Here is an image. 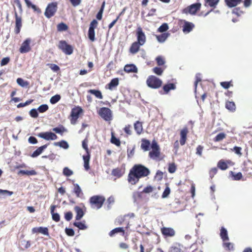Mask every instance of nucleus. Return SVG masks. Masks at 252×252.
<instances>
[{
	"mask_svg": "<svg viewBox=\"0 0 252 252\" xmlns=\"http://www.w3.org/2000/svg\"><path fill=\"white\" fill-rule=\"evenodd\" d=\"M131 169L140 178L146 177L150 173V170L141 164L135 165Z\"/></svg>",
	"mask_w": 252,
	"mask_h": 252,
	"instance_id": "obj_1",
	"label": "nucleus"
},
{
	"mask_svg": "<svg viewBox=\"0 0 252 252\" xmlns=\"http://www.w3.org/2000/svg\"><path fill=\"white\" fill-rule=\"evenodd\" d=\"M147 84L148 87L153 89H158L159 88L162 84L161 80L155 76H150L147 81Z\"/></svg>",
	"mask_w": 252,
	"mask_h": 252,
	"instance_id": "obj_2",
	"label": "nucleus"
},
{
	"mask_svg": "<svg viewBox=\"0 0 252 252\" xmlns=\"http://www.w3.org/2000/svg\"><path fill=\"white\" fill-rule=\"evenodd\" d=\"M57 10V3L56 2H52L47 5L44 12V15L47 18H50L54 16Z\"/></svg>",
	"mask_w": 252,
	"mask_h": 252,
	"instance_id": "obj_3",
	"label": "nucleus"
},
{
	"mask_svg": "<svg viewBox=\"0 0 252 252\" xmlns=\"http://www.w3.org/2000/svg\"><path fill=\"white\" fill-rule=\"evenodd\" d=\"M98 113L102 118L106 121L112 119V112L108 108L102 107L100 108Z\"/></svg>",
	"mask_w": 252,
	"mask_h": 252,
	"instance_id": "obj_4",
	"label": "nucleus"
},
{
	"mask_svg": "<svg viewBox=\"0 0 252 252\" xmlns=\"http://www.w3.org/2000/svg\"><path fill=\"white\" fill-rule=\"evenodd\" d=\"M201 4L200 3H194L184 8L183 10V13L194 15L199 10Z\"/></svg>",
	"mask_w": 252,
	"mask_h": 252,
	"instance_id": "obj_5",
	"label": "nucleus"
},
{
	"mask_svg": "<svg viewBox=\"0 0 252 252\" xmlns=\"http://www.w3.org/2000/svg\"><path fill=\"white\" fill-rule=\"evenodd\" d=\"M90 200V203L92 205H95L96 208L98 209L102 207L105 201V198L102 196L95 195L91 197Z\"/></svg>",
	"mask_w": 252,
	"mask_h": 252,
	"instance_id": "obj_6",
	"label": "nucleus"
},
{
	"mask_svg": "<svg viewBox=\"0 0 252 252\" xmlns=\"http://www.w3.org/2000/svg\"><path fill=\"white\" fill-rule=\"evenodd\" d=\"M59 48L66 55H71L73 52L72 46L68 44L65 41L61 40L59 42Z\"/></svg>",
	"mask_w": 252,
	"mask_h": 252,
	"instance_id": "obj_7",
	"label": "nucleus"
},
{
	"mask_svg": "<svg viewBox=\"0 0 252 252\" xmlns=\"http://www.w3.org/2000/svg\"><path fill=\"white\" fill-rule=\"evenodd\" d=\"M38 137L41 138L45 140H55L58 138L54 133L51 131H46L39 133L37 135Z\"/></svg>",
	"mask_w": 252,
	"mask_h": 252,
	"instance_id": "obj_8",
	"label": "nucleus"
},
{
	"mask_svg": "<svg viewBox=\"0 0 252 252\" xmlns=\"http://www.w3.org/2000/svg\"><path fill=\"white\" fill-rule=\"evenodd\" d=\"M137 40L138 43L140 45H143L146 42V35L143 32L141 27L139 26L137 29L136 31Z\"/></svg>",
	"mask_w": 252,
	"mask_h": 252,
	"instance_id": "obj_9",
	"label": "nucleus"
},
{
	"mask_svg": "<svg viewBox=\"0 0 252 252\" xmlns=\"http://www.w3.org/2000/svg\"><path fill=\"white\" fill-rule=\"evenodd\" d=\"M31 40L30 38H27L22 43L19 49V51L21 53H26L31 50Z\"/></svg>",
	"mask_w": 252,
	"mask_h": 252,
	"instance_id": "obj_10",
	"label": "nucleus"
},
{
	"mask_svg": "<svg viewBox=\"0 0 252 252\" xmlns=\"http://www.w3.org/2000/svg\"><path fill=\"white\" fill-rule=\"evenodd\" d=\"M139 179L140 178L135 173L132 172V170L131 169L128 177L129 183L132 185H134L139 181Z\"/></svg>",
	"mask_w": 252,
	"mask_h": 252,
	"instance_id": "obj_11",
	"label": "nucleus"
},
{
	"mask_svg": "<svg viewBox=\"0 0 252 252\" xmlns=\"http://www.w3.org/2000/svg\"><path fill=\"white\" fill-rule=\"evenodd\" d=\"M194 27V25L190 22L185 21L183 27V31L185 33L190 32Z\"/></svg>",
	"mask_w": 252,
	"mask_h": 252,
	"instance_id": "obj_12",
	"label": "nucleus"
},
{
	"mask_svg": "<svg viewBox=\"0 0 252 252\" xmlns=\"http://www.w3.org/2000/svg\"><path fill=\"white\" fill-rule=\"evenodd\" d=\"M124 70L127 73H137V67L134 64H127L124 67Z\"/></svg>",
	"mask_w": 252,
	"mask_h": 252,
	"instance_id": "obj_13",
	"label": "nucleus"
},
{
	"mask_svg": "<svg viewBox=\"0 0 252 252\" xmlns=\"http://www.w3.org/2000/svg\"><path fill=\"white\" fill-rule=\"evenodd\" d=\"M188 132V128L187 127H185L182 129L180 132V136L181 139L180 140V142L181 145H185L186 139H187V135Z\"/></svg>",
	"mask_w": 252,
	"mask_h": 252,
	"instance_id": "obj_14",
	"label": "nucleus"
},
{
	"mask_svg": "<svg viewBox=\"0 0 252 252\" xmlns=\"http://www.w3.org/2000/svg\"><path fill=\"white\" fill-rule=\"evenodd\" d=\"M48 145L45 144L41 147H38L35 151H34L33 153L31 155V157L32 158H36L39 156L43 151L47 148Z\"/></svg>",
	"mask_w": 252,
	"mask_h": 252,
	"instance_id": "obj_15",
	"label": "nucleus"
},
{
	"mask_svg": "<svg viewBox=\"0 0 252 252\" xmlns=\"http://www.w3.org/2000/svg\"><path fill=\"white\" fill-rule=\"evenodd\" d=\"M162 233L166 236L172 237L175 235V231L173 228L163 227L161 229Z\"/></svg>",
	"mask_w": 252,
	"mask_h": 252,
	"instance_id": "obj_16",
	"label": "nucleus"
},
{
	"mask_svg": "<svg viewBox=\"0 0 252 252\" xmlns=\"http://www.w3.org/2000/svg\"><path fill=\"white\" fill-rule=\"evenodd\" d=\"M15 16L16 19V33H18L20 31L22 27V20L20 17L18 16L16 12H15Z\"/></svg>",
	"mask_w": 252,
	"mask_h": 252,
	"instance_id": "obj_17",
	"label": "nucleus"
},
{
	"mask_svg": "<svg viewBox=\"0 0 252 252\" xmlns=\"http://www.w3.org/2000/svg\"><path fill=\"white\" fill-rule=\"evenodd\" d=\"M74 210L76 213L75 219L76 220H80L84 215V213L83 210L79 206H75Z\"/></svg>",
	"mask_w": 252,
	"mask_h": 252,
	"instance_id": "obj_18",
	"label": "nucleus"
},
{
	"mask_svg": "<svg viewBox=\"0 0 252 252\" xmlns=\"http://www.w3.org/2000/svg\"><path fill=\"white\" fill-rule=\"evenodd\" d=\"M141 46L142 45H140L136 41L133 42L129 49L130 52L132 54H136L139 51Z\"/></svg>",
	"mask_w": 252,
	"mask_h": 252,
	"instance_id": "obj_19",
	"label": "nucleus"
},
{
	"mask_svg": "<svg viewBox=\"0 0 252 252\" xmlns=\"http://www.w3.org/2000/svg\"><path fill=\"white\" fill-rule=\"evenodd\" d=\"M150 142L149 140L143 139L141 140V148L144 151H148L150 149Z\"/></svg>",
	"mask_w": 252,
	"mask_h": 252,
	"instance_id": "obj_20",
	"label": "nucleus"
},
{
	"mask_svg": "<svg viewBox=\"0 0 252 252\" xmlns=\"http://www.w3.org/2000/svg\"><path fill=\"white\" fill-rule=\"evenodd\" d=\"M169 35V33L167 32H164L160 35H157L156 38L159 43H163L165 41Z\"/></svg>",
	"mask_w": 252,
	"mask_h": 252,
	"instance_id": "obj_21",
	"label": "nucleus"
},
{
	"mask_svg": "<svg viewBox=\"0 0 252 252\" xmlns=\"http://www.w3.org/2000/svg\"><path fill=\"white\" fill-rule=\"evenodd\" d=\"M54 145L55 146H59L64 149H67L69 148V145L68 143L65 140H61L60 142H54Z\"/></svg>",
	"mask_w": 252,
	"mask_h": 252,
	"instance_id": "obj_22",
	"label": "nucleus"
},
{
	"mask_svg": "<svg viewBox=\"0 0 252 252\" xmlns=\"http://www.w3.org/2000/svg\"><path fill=\"white\" fill-rule=\"evenodd\" d=\"M241 1L242 0H225L226 5L229 7H233L237 6Z\"/></svg>",
	"mask_w": 252,
	"mask_h": 252,
	"instance_id": "obj_23",
	"label": "nucleus"
},
{
	"mask_svg": "<svg viewBox=\"0 0 252 252\" xmlns=\"http://www.w3.org/2000/svg\"><path fill=\"white\" fill-rule=\"evenodd\" d=\"M134 127L135 130L138 135L142 133L143 130L142 123L139 121H136L134 124Z\"/></svg>",
	"mask_w": 252,
	"mask_h": 252,
	"instance_id": "obj_24",
	"label": "nucleus"
},
{
	"mask_svg": "<svg viewBox=\"0 0 252 252\" xmlns=\"http://www.w3.org/2000/svg\"><path fill=\"white\" fill-rule=\"evenodd\" d=\"M220 236L223 241L228 240L227 231L223 227H221L220 229Z\"/></svg>",
	"mask_w": 252,
	"mask_h": 252,
	"instance_id": "obj_25",
	"label": "nucleus"
},
{
	"mask_svg": "<svg viewBox=\"0 0 252 252\" xmlns=\"http://www.w3.org/2000/svg\"><path fill=\"white\" fill-rule=\"evenodd\" d=\"M124 229L123 227H117L111 231L109 233V235L110 237H113L116 234L119 233H123L124 234Z\"/></svg>",
	"mask_w": 252,
	"mask_h": 252,
	"instance_id": "obj_26",
	"label": "nucleus"
},
{
	"mask_svg": "<svg viewBox=\"0 0 252 252\" xmlns=\"http://www.w3.org/2000/svg\"><path fill=\"white\" fill-rule=\"evenodd\" d=\"M94 29V28L91 26H90L88 31V37L92 41H94L95 39Z\"/></svg>",
	"mask_w": 252,
	"mask_h": 252,
	"instance_id": "obj_27",
	"label": "nucleus"
},
{
	"mask_svg": "<svg viewBox=\"0 0 252 252\" xmlns=\"http://www.w3.org/2000/svg\"><path fill=\"white\" fill-rule=\"evenodd\" d=\"M83 158L84 160V166L86 170L88 171L90 169L89 161L90 158V156L88 154L87 156H83Z\"/></svg>",
	"mask_w": 252,
	"mask_h": 252,
	"instance_id": "obj_28",
	"label": "nucleus"
},
{
	"mask_svg": "<svg viewBox=\"0 0 252 252\" xmlns=\"http://www.w3.org/2000/svg\"><path fill=\"white\" fill-rule=\"evenodd\" d=\"M82 110L80 108H73L71 112V117L79 118V116L82 112Z\"/></svg>",
	"mask_w": 252,
	"mask_h": 252,
	"instance_id": "obj_29",
	"label": "nucleus"
},
{
	"mask_svg": "<svg viewBox=\"0 0 252 252\" xmlns=\"http://www.w3.org/2000/svg\"><path fill=\"white\" fill-rule=\"evenodd\" d=\"M176 86L173 83H169L164 85L163 89L164 91L167 94L171 90H175Z\"/></svg>",
	"mask_w": 252,
	"mask_h": 252,
	"instance_id": "obj_30",
	"label": "nucleus"
},
{
	"mask_svg": "<svg viewBox=\"0 0 252 252\" xmlns=\"http://www.w3.org/2000/svg\"><path fill=\"white\" fill-rule=\"evenodd\" d=\"M159 150H152L149 152V157L151 158L155 159L159 156Z\"/></svg>",
	"mask_w": 252,
	"mask_h": 252,
	"instance_id": "obj_31",
	"label": "nucleus"
},
{
	"mask_svg": "<svg viewBox=\"0 0 252 252\" xmlns=\"http://www.w3.org/2000/svg\"><path fill=\"white\" fill-rule=\"evenodd\" d=\"M225 107L230 111L233 112L236 109L235 103L233 101H227L225 103Z\"/></svg>",
	"mask_w": 252,
	"mask_h": 252,
	"instance_id": "obj_32",
	"label": "nucleus"
},
{
	"mask_svg": "<svg viewBox=\"0 0 252 252\" xmlns=\"http://www.w3.org/2000/svg\"><path fill=\"white\" fill-rule=\"evenodd\" d=\"M18 174L31 176V175H35L36 174V172L34 170H21L19 171Z\"/></svg>",
	"mask_w": 252,
	"mask_h": 252,
	"instance_id": "obj_33",
	"label": "nucleus"
},
{
	"mask_svg": "<svg viewBox=\"0 0 252 252\" xmlns=\"http://www.w3.org/2000/svg\"><path fill=\"white\" fill-rule=\"evenodd\" d=\"M88 92L91 94L94 95L96 96V97L98 98L102 99L103 98V96L100 91L96 90H90L88 91Z\"/></svg>",
	"mask_w": 252,
	"mask_h": 252,
	"instance_id": "obj_34",
	"label": "nucleus"
},
{
	"mask_svg": "<svg viewBox=\"0 0 252 252\" xmlns=\"http://www.w3.org/2000/svg\"><path fill=\"white\" fill-rule=\"evenodd\" d=\"M119 84V80L118 78H114L108 84L109 89L112 90L114 87L117 86Z\"/></svg>",
	"mask_w": 252,
	"mask_h": 252,
	"instance_id": "obj_35",
	"label": "nucleus"
},
{
	"mask_svg": "<svg viewBox=\"0 0 252 252\" xmlns=\"http://www.w3.org/2000/svg\"><path fill=\"white\" fill-rule=\"evenodd\" d=\"M74 189L73 191L75 193L77 197H80V194L82 193V189L80 187L79 185L77 184H74Z\"/></svg>",
	"mask_w": 252,
	"mask_h": 252,
	"instance_id": "obj_36",
	"label": "nucleus"
},
{
	"mask_svg": "<svg viewBox=\"0 0 252 252\" xmlns=\"http://www.w3.org/2000/svg\"><path fill=\"white\" fill-rule=\"evenodd\" d=\"M17 83L22 87H27L29 85V82L25 81L21 78H18L16 80Z\"/></svg>",
	"mask_w": 252,
	"mask_h": 252,
	"instance_id": "obj_37",
	"label": "nucleus"
},
{
	"mask_svg": "<svg viewBox=\"0 0 252 252\" xmlns=\"http://www.w3.org/2000/svg\"><path fill=\"white\" fill-rule=\"evenodd\" d=\"M35 229H37L39 233L43 234L45 235L48 236L49 235L48 229L47 227H39L37 228H34L33 229V231H34Z\"/></svg>",
	"mask_w": 252,
	"mask_h": 252,
	"instance_id": "obj_38",
	"label": "nucleus"
},
{
	"mask_svg": "<svg viewBox=\"0 0 252 252\" xmlns=\"http://www.w3.org/2000/svg\"><path fill=\"white\" fill-rule=\"evenodd\" d=\"M73 225L81 230H85L87 228L86 225L82 222L75 221L73 223Z\"/></svg>",
	"mask_w": 252,
	"mask_h": 252,
	"instance_id": "obj_39",
	"label": "nucleus"
},
{
	"mask_svg": "<svg viewBox=\"0 0 252 252\" xmlns=\"http://www.w3.org/2000/svg\"><path fill=\"white\" fill-rule=\"evenodd\" d=\"M67 29V26L63 23H61L57 25V30L59 32L65 31Z\"/></svg>",
	"mask_w": 252,
	"mask_h": 252,
	"instance_id": "obj_40",
	"label": "nucleus"
},
{
	"mask_svg": "<svg viewBox=\"0 0 252 252\" xmlns=\"http://www.w3.org/2000/svg\"><path fill=\"white\" fill-rule=\"evenodd\" d=\"M218 167L222 170H226L228 168L226 163L222 160H220L218 162Z\"/></svg>",
	"mask_w": 252,
	"mask_h": 252,
	"instance_id": "obj_41",
	"label": "nucleus"
},
{
	"mask_svg": "<svg viewBox=\"0 0 252 252\" xmlns=\"http://www.w3.org/2000/svg\"><path fill=\"white\" fill-rule=\"evenodd\" d=\"M61 99V96L59 94H56L52 97L50 99V102L51 104H54L57 103Z\"/></svg>",
	"mask_w": 252,
	"mask_h": 252,
	"instance_id": "obj_42",
	"label": "nucleus"
},
{
	"mask_svg": "<svg viewBox=\"0 0 252 252\" xmlns=\"http://www.w3.org/2000/svg\"><path fill=\"white\" fill-rule=\"evenodd\" d=\"M53 131L58 134H62L65 130V129L63 126L59 127H56L52 129Z\"/></svg>",
	"mask_w": 252,
	"mask_h": 252,
	"instance_id": "obj_43",
	"label": "nucleus"
},
{
	"mask_svg": "<svg viewBox=\"0 0 252 252\" xmlns=\"http://www.w3.org/2000/svg\"><path fill=\"white\" fill-rule=\"evenodd\" d=\"M230 173L234 180H240L242 178V174L241 172L235 173L231 171Z\"/></svg>",
	"mask_w": 252,
	"mask_h": 252,
	"instance_id": "obj_44",
	"label": "nucleus"
},
{
	"mask_svg": "<svg viewBox=\"0 0 252 252\" xmlns=\"http://www.w3.org/2000/svg\"><path fill=\"white\" fill-rule=\"evenodd\" d=\"M63 174L66 177H69L73 174V171L68 167H65L63 169Z\"/></svg>",
	"mask_w": 252,
	"mask_h": 252,
	"instance_id": "obj_45",
	"label": "nucleus"
},
{
	"mask_svg": "<svg viewBox=\"0 0 252 252\" xmlns=\"http://www.w3.org/2000/svg\"><path fill=\"white\" fill-rule=\"evenodd\" d=\"M111 142L117 146H120L121 144L120 140L115 137L113 133H112Z\"/></svg>",
	"mask_w": 252,
	"mask_h": 252,
	"instance_id": "obj_46",
	"label": "nucleus"
},
{
	"mask_svg": "<svg viewBox=\"0 0 252 252\" xmlns=\"http://www.w3.org/2000/svg\"><path fill=\"white\" fill-rule=\"evenodd\" d=\"M168 29V26L166 23L162 24L158 29V31L160 32H166Z\"/></svg>",
	"mask_w": 252,
	"mask_h": 252,
	"instance_id": "obj_47",
	"label": "nucleus"
},
{
	"mask_svg": "<svg viewBox=\"0 0 252 252\" xmlns=\"http://www.w3.org/2000/svg\"><path fill=\"white\" fill-rule=\"evenodd\" d=\"M48 109V106L47 104H42L40 105L37 108V110L40 113H43L47 111Z\"/></svg>",
	"mask_w": 252,
	"mask_h": 252,
	"instance_id": "obj_48",
	"label": "nucleus"
},
{
	"mask_svg": "<svg viewBox=\"0 0 252 252\" xmlns=\"http://www.w3.org/2000/svg\"><path fill=\"white\" fill-rule=\"evenodd\" d=\"M225 137V134L224 133H220L215 137V141L216 142L220 141Z\"/></svg>",
	"mask_w": 252,
	"mask_h": 252,
	"instance_id": "obj_49",
	"label": "nucleus"
},
{
	"mask_svg": "<svg viewBox=\"0 0 252 252\" xmlns=\"http://www.w3.org/2000/svg\"><path fill=\"white\" fill-rule=\"evenodd\" d=\"M156 60L157 61V64L159 66L163 65L165 63L164 59L161 56L157 57L156 59Z\"/></svg>",
	"mask_w": 252,
	"mask_h": 252,
	"instance_id": "obj_50",
	"label": "nucleus"
},
{
	"mask_svg": "<svg viewBox=\"0 0 252 252\" xmlns=\"http://www.w3.org/2000/svg\"><path fill=\"white\" fill-rule=\"evenodd\" d=\"M176 167L175 164V163H170L169 164L168 169V170L169 173H173L176 171Z\"/></svg>",
	"mask_w": 252,
	"mask_h": 252,
	"instance_id": "obj_51",
	"label": "nucleus"
},
{
	"mask_svg": "<svg viewBox=\"0 0 252 252\" xmlns=\"http://www.w3.org/2000/svg\"><path fill=\"white\" fill-rule=\"evenodd\" d=\"M30 115L32 118H37L38 116L37 110L34 108L31 109L30 111Z\"/></svg>",
	"mask_w": 252,
	"mask_h": 252,
	"instance_id": "obj_52",
	"label": "nucleus"
},
{
	"mask_svg": "<svg viewBox=\"0 0 252 252\" xmlns=\"http://www.w3.org/2000/svg\"><path fill=\"white\" fill-rule=\"evenodd\" d=\"M153 72L158 75H161L162 74L163 70L159 67H155L153 69Z\"/></svg>",
	"mask_w": 252,
	"mask_h": 252,
	"instance_id": "obj_53",
	"label": "nucleus"
},
{
	"mask_svg": "<svg viewBox=\"0 0 252 252\" xmlns=\"http://www.w3.org/2000/svg\"><path fill=\"white\" fill-rule=\"evenodd\" d=\"M219 0H210L206 1V2L211 7L215 6L219 2Z\"/></svg>",
	"mask_w": 252,
	"mask_h": 252,
	"instance_id": "obj_54",
	"label": "nucleus"
},
{
	"mask_svg": "<svg viewBox=\"0 0 252 252\" xmlns=\"http://www.w3.org/2000/svg\"><path fill=\"white\" fill-rule=\"evenodd\" d=\"M52 219L56 222H58L60 220V216L57 213H53L51 214Z\"/></svg>",
	"mask_w": 252,
	"mask_h": 252,
	"instance_id": "obj_55",
	"label": "nucleus"
},
{
	"mask_svg": "<svg viewBox=\"0 0 252 252\" xmlns=\"http://www.w3.org/2000/svg\"><path fill=\"white\" fill-rule=\"evenodd\" d=\"M73 217V214L71 212L69 211L64 214V218L67 221L70 220Z\"/></svg>",
	"mask_w": 252,
	"mask_h": 252,
	"instance_id": "obj_56",
	"label": "nucleus"
},
{
	"mask_svg": "<svg viewBox=\"0 0 252 252\" xmlns=\"http://www.w3.org/2000/svg\"><path fill=\"white\" fill-rule=\"evenodd\" d=\"M170 192V189L169 187H167L165 189H164L163 193H162V197L163 198H165L166 197H167L168 195L169 194Z\"/></svg>",
	"mask_w": 252,
	"mask_h": 252,
	"instance_id": "obj_57",
	"label": "nucleus"
},
{
	"mask_svg": "<svg viewBox=\"0 0 252 252\" xmlns=\"http://www.w3.org/2000/svg\"><path fill=\"white\" fill-rule=\"evenodd\" d=\"M0 193L4 195L11 196L13 194V192L7 190L0 189Z\"/></svg>",
	"mask_w": 252,
	"mask_h": 252,
	"instance_id": "obj_58",
	"label": "nucleus"
},
{
	"mask_svg": "<svg viewBox=\"0 0 252 252\" xmlns=\"http://www.w3.org/2000/svg\"><path fill=\"white\" fill-rule=\"evenodd\" d=\"M242 148L240 147L235 146L233 148V151L235 152V153L239 156H242L241 153Z\"/></svg>",
	"mask_w": 252,
	"mask_h": 252,
	"instance_id": "obj_59",
	"label": "nucleus"
},
{
	"mask_svg": "<svg viewBox=\"0 0 252 252\" xmlns=\"http://www.w3.org/2000/svg\"><path fill=\"white\" fill-rule=\"evenodd\" d=\"M32 101H33V100L31 99V100H27L25 103H20L17 105V107L21 108V107H25V106L31 104L32 102Z\"/></svg>",
	"mask_w": 252,
	"mask_h": 252,
	"instance_id": "obj_60",
	"label": "nucleus"
},
{
	"mask_svg": "<svg viewBox=\"0 0 252 252\" xmlns=\"http://www.w3.org/2000/svg\"><path fill=\"white\" fill-rule=\"evenodd\" d=\"M66 234L69 236H73L74 235V231L72 228H66L65 229Z\"/></svg>",
	"mask_w": 252,
	"mask_h": 252,
	"instance_id": "obj_61",
	"label": "nucleus"
},
{
	"mask_svg": "<svg viewBox=\"0 0 252 252\" xmlns=\"http://www.w3.org/2000/svg\"><path fill=\"white\" fill-rule=\"evenodd\" d=\"M153 187L151 186H149L145 188L143 190V192L149 193L153 191Z\"/></svg>",
	"mask_w": 252,
	"mask_h": 252,
	"instance_id": "obj_62",
	"label": "nucleus"
},
{
	"mask_svg": "<svg viewBox=\"0 0 252 252\" xmlns=\"http://www.w3.org/2000/svg\"><path fill=\"white\" fill-rule=\"evenodd\" d=\"M9 61H10L9 58H8V57L4 58L1 61L0 65L1 66L5 65L6 64H7L8 63Z\"/></svg>",
	"mask_w": 252,
	"mask_h": 252,
	"instance_id": "obj_63",
	"label": "nucleus"
},
{
	"mask_svg": "<svg viewBox=\"0 0 252 252\" xmlns=\"http://www.w3.org/2000/svg\"><path fill=\"white\" fill-rule=\"evenodd\" d=\"M28 141L32 144H35L37 143V140L33 136H30L28 139Z\"/></svg>",
	"mask_w": 252,
	"mask_h": 252,
	"instance_id": "obj_64",
	"label": "nucleus"
}]
</instances>
